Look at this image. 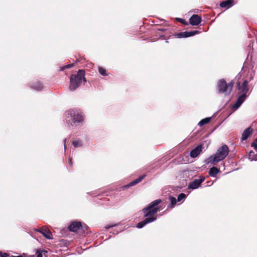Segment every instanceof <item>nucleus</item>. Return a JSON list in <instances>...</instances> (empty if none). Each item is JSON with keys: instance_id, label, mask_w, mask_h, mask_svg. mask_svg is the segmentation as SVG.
<instances>
[{"instance_id": "nucleus-6", "label": "nucleus", "mask_w": 257, "mask_h": 257, "mask_svg": "<svg viewBox=\"0 0 257 257\" xmlns=\"http://www.w3.org/2000/svg\"><path fill=\"white\" fill-rule=\"evenodd\" d=\"M204 176H200L199 179L194 180L192 182H190L189 186V189H195L198 188L201 184L205 180Z\"/></svg>"}, {"instance_id": "nucleus-24", "label": "nucleus", "mask_w": 257, "mask_h": 257, "mask_svg": "<svg viewBox=\"0 0 257 257\" xmlns=\"http://www.w3.org/2000/svg\"><path fill=\"white\" fill-rule=\"evenodd\" d=\"M98 71H99V73L101 75H103V76L107 75V74L106 73V69L102 67H99Z\"/></svg>"}, {"instance_id": "nucleus-1", "label": "nucleus", "mask_w": 257, "mask_h": 257, "mask_svg": "<svg viewBox=\"0 0 257 257\" xmlns=\"http://www.w3.org/2000/svg\"><path fill=\"white\" fill-rule=\"evenodd\" d=\"M162 202V200L160 199L155 200L150 203L147 207L142 209L146 218L137 224V227L138 228H141L147 224L151 223L157 219V217L154 215L160 211L161 206H159V204Z\"/></svg>"}, {"instance_id": "nucleus-29", "label": "nucleus", "mask_w": 257, "mask_h": 257, "mask_svg": "<svg viewBox=\"0 0 257 257\" xmlns=\"http://www.w3.org/2000/svg\"><path fill=\"white\" fill-rule=\"evenodd\" d=\"M251 146L253 147L254 149L257 150V138L255 139V140L251 144Z\"/></svg>"}, {"instance_id": "nucleus-7", "label": "nucleus", "mask_w": 257, "mask_h": 257, "mask_svg": "<svg viewBox=\"0 0 257 257\" xmlns=\"http://www.w3.org/2000/svg\"><path fill=\"white\" fill-rule=\"evenodd\" d=\"M199 33V32L198 31H192L190 32L185 31L176 33L174 35V36L175 37L177 38H187L189 37L194 36Z\"/></svg>"}, {"instance_id": "nucleus-32", "label": "nucleus", "mask_w": 257, "mask_h": 257, "mask_svg": "<svg viewBox=\"0 0 257 257\" xmlns=\"http://www.w3.org/2000/svg\"><path fill=\"white\" fill-rule=\"evenodd\" d=\"M68 163L70 167L72 166V158L70 156L68 159Z\"/></svg>"}, {"instance_id": "nucleus-35", "label": "nucleus", "mask_w": 257, "mask_h": 257, "mask_svg": "<svg viewBox=\"0 0 257 257\" xmlns=\"http://www.w3.org/2000/svg\"><path fill=\"white\" fill-rule=\"evenodd\" d=\"M66 142V140L64 139V141H63V142H64V144L65 149H66V145H65Z\"/></svg>"}, {"instance_id": "nucleus-15", "label": "nucleus", "mask_w": 257, "mask_h": 257, "mask_svg": "<svg viewBox=\"0 0 257 257\" xmlns=\"http://www.w3.org/2000/svg\"><path fill=\"white\" fill-rule=\"evenodd\" d=\"M252 133V129L251 127H249L246 128L243 132L241 136V139L242 140H246L247 139L248 137Z\"/></svg>"}, {"instance_id": "nucleus-14", "label": "nucleus", "mask_w": 257, "mask_h": 257, "mask_svg": "<svg viewBox=\"0 0 257 257\" xmlns=\"http://www.w3.org/2000/svg\"><path fill=\"white\" fill-rule=\"evenodd\" d=\"M146 177V175H143L140 176L137 179L134 180V181L130 182L129 184H128L127 185L125 186V188H128L130 187L134 186L136 185L137 184L140 183Z\"/></svg>"}, {"instance_id": "nucleus-33", "label": "nucleus", "mask_w": 257, "mask_h": 257, "mask_svg": "<svg viewBox=\"0 0 257 257\" xmlns=\"http://www.w3.org/2000/svg\"><path fill=\"white\" fill-rule=\"evenodd\" d=\"M24 257H35V255H27L26 254L23 253Z\"/></svg>"}, {"instance_id": "nucleus-28", "label": "nucleus", "mask_w": 257, "mask_h": 257, "mask_svg": "<svg viewBox=\"0 0 257 257\" xmlns=\"http://www.w3.org/2000/svg\"><path fill=\"white\" fill-rule=\"evenodd\" d=\"M74 66L73 63L66 65L61 68V70H64L65 69H68L73 67Z\"/></svg>"}, {"instance_id": "nucleus-34", "label": "nucleus", "mask_w": 257, "mask_h": 257, "mask_svg": "<svg viewBox=\"0 0 257 257\" xmlns=\"http://www.w3.org/2000/svg\"><path fill=\"white\" fill-rule=\"evenodd\" d=\"M116 224L108 225H107V226H105V228H106V229H108V228H110V227H112L115 226H116Z\"/></svg>"}, {"instance_id": "nucleus-30", "label": "nucleus", "mask_w": 257, "mask_h": 257, "mask_svg": "<svg viewBox=\"0 0 257 257\" xmlns=\"http://www.w3.org/2000/svg\"><path fill=\"white\" fill-rule=\"evenodd\" d=\"M177 20L179 22H180L181 23H182L185 25H188V23L184 19L178 18V19H177Z\"/></svg>"}, {"instance_id": "nucleus-19", "label": "nucleus", "mask_w": 257, "mask_h": 257, "mask_svg": "<svg viewBox=\"0 0 257 257\" xmlns=\"http://www.w3.org/2000/svg\"><path fill=\"white\" fill-rule=\"evenodd\" d=\"M248 159L251 161H256L257 160V154H255L253 151L249 152L248 154Z\"/></svg>"}, {"instance_id": "nucleus-5", "label": "nucleus", "mask_w": 257, "mask_h": 257, "mask_svg": "<svg viewBox=\"0 0 257 257\" xmlns=\"http://www.w3.org/2000/svg\"><path fill=\"white\" fill-rule=\"evenodd\" d=\"M234 83L233 81H231L227 84L224 79L219 80L217 83V88L219 93L229 95L232 90Z\"/></svg>"}, {"instance_id": "nucleus-22", "label": "nucleus", "mask_w": 257, "mask_h": 257, "mask_svg": "<svg viewBox=\"0 0 257 257\" xmlns=\"http://www.w3.org/2000/svg\"><path fill=\"white\" fill-rule=\"evenodd\" d=\"M72 145L75 148H79L82 146V141L78 139L72 142Z\"/></svg>"}, {"instance_id": "nucleus-2", "label": "nucleus", "mask_w": 257, "mask_h": 257, "mask_svg": "<svg viewBox=\"0 0 257 257\" xmlns=\"http://www.w3.org/2000/svg\"><path fill=\"white\" fill-rule=\"evenodd\" d=\"M229 149L227 145H224L219 148L215 154L210 156L206 161L207 164L216 165L219 161L223 160L228 154Z\"/></svg>"}, {"instance_id": "nucleus-31", "label": "nucleus", "mask_w": 257, "mask_h": 257, "mask_svg": "<svg viewBox=\"0 0 257 257\" xmlns=\"http://www.w3.org/2000/svg\"><path fill=\"white\" fill-rule=\"evenodd\" d=\"M8 256H9V254L7 253L3 252L2 251H0V256L1 257H8Z\"/></svg>"}, {"instance_id": "nucleus-25", "label": "nucleus", "mask_w": 257, "mask_h": 257, "mask_svg": "<svg viewBox=\"0 0 257 257\" xmlns=\"http://www.w3.org/2000/svg\"><path fill=\"white\" fill-rule=\"evenodd\" d=\"M186 197V195L183 193H181L178 196L177 201L180 202L182 201L183 199H184Z\"/></svg>"}, {"instance_id": "nucleus-37", "label": "nucleus", "mask_w": 257, "mask_h": 257, "mask_svg": "<svg viewBox=\"0 0 257 257\" xmlns=\"http://www.w3.org/2000/svg\"><path fill=\"white\" fill-rule=\"evenodd\" d=\"M160 30H161L162 31H164L165 30L164 29H160Z\"/></svg>"}, {"instance_id": "nucleus-36", "label": "nucleus", "mask_w": 257, "mask_h": 257, "mask_svg": "<svg viewBox=\"0 0 257 257\" xmlns=\"http://www.w3.org/2000/svg\"><path fill=\"white\" fill-rule=\"evenodd\" d=\"M10 257H23V255H18V256H10Z\"/></svg>"}, {"instance_id": "nucleus-27", "label": "nucleus", "mask_w": 257, "mask_h": 257, "mask_svg": "<svg viewBox=\"0 0 257 257\" xmlns=\"http://www.w3.org/2000/svg\"><path fill=\"white\" fill-rule=\"evenodd\" d=\"M74 66L73 63L66 65L61 68V70H64L65 69H68L73 67Z\"/></svg>"}, {"instance_id": "nucleus-21", "label": "nucleus", "mask_w": 257, "mask_h": 257, "mask_svg": "<svg viewBox=\"0 0 257 257\" xmlns=\"http://www.w3.org/2000/svg\"><path fill=\"white\" fill-rule=\"evenodd\" d=\"M35 256L36 257H43V252H47V251L41 250V249H35Z\"/></svg>"}, {"instance_id": "nucleus-23", "label": "nucleus", "mask_w": 257, "mask_h": 257, "mask_svg": "<svg viewBox=\"0 0 257 257\" xmlns=\"http://www.w3.org/2000/svg\"><path fill=\"white\" fill-rule=\"evenodd\" d=\"M170 200L171 201V204L169 205L168 206V207L173 208L174 207L175 205L176 204V202H177L176 199L174 197L171 196L170 197Z\"/></svg>"}, {"instance_id": "nucleus-8", "label": "nucleus", "mask_w": 257, "mask_h": 257, "mask_svg": "<svg viewBox=\"0 0 257 257\" xmlns=\"http://www.w3.org/2000/svg\"><path fill=\"white\" fill-rule=\"evenodd\" d=\"M248 82L247 80L243 81L241 85H240V83L239 82H237V87L240 90L239 93H241L242 94H246L248 91Z\"/></svg>"}, {"instance_id": "nucleus-4", "label": "nucleus", "mask_w": 257, "mask_h": 257, "mask_svg": "<svg viewBox=\"0 0 257 257\" xmlns=\"http://www.w3.org/2000/svg\"><path fill=\"white\" fill-rule=\"evenodd\" d=\"M67 115V122L72 126L79 125L83 120V115L73 110H69Z\"/></svg>"}, {"instance_id": "nucleus-10", "label": "nucleus", "mask_w": 257, "mask_h": 257, "mask_svg": "<svg viewBox=\"0 0 257 257\" xmlns=\"http://www.w3.org/2000/svg\"><path fill=\"white\" fill-rule=\"evenodd\" d=\"M37 232L41 233L47 239H52V233L50 230L46 227H42L40 229H36Z\"/></svg>"}, {"instance_id": "nucleus-12", "label": "nucleus", "mask_w": 257, "mask_h": 257, "mask_svg": "<svg viewBox=\"0 0 257 257\" xmlns=\"http://www.w3.org/2000/svg\"><path fill=\"white\" fill-rule=\"evenodd\" d=\"M246 97V95L244 93L240 94L238 96L236 102L232 106V107L235 109L238 108L245 100Z\"/></svg>"}, {"instance_id": "nucleus-9", "label": "nucleus", "mask_w": 257, "mask_h": 257, "mask_svg": "<svg viewBox=\"0 0 257 257\" xmlns=\"http://www.w3.org/2000/svg\"><path fill=\"white\" fill-rule=\"evenodd\" d=\"M202 18L198 15H193L189 19V23L192 26H197L200 24Z\"/></svg>"}, {"instance_id": "nucleus-3", "label": "nucleus", "mask_w": 257, "mask_h": 257, "mask_svg": "<svg viewBox=\"0 0 257 257\" xmlns=\"http://www.w3.org/2000/svg\"><path fill=\"white\" fill-rule=\"evenodd\" d=\"M82 81L84 83L86 82V79L85 77V71L82 69H80L78 71L76 74H73L71 76L70 79V85L69 89L71 91H74L78 88Z\"/></svg>"}, {"instance_id": "nucleus-11", "label": "nucleus", "mask_w": 257, "mask_h": 257, "mask_svg": "<svg viewBox=\"0 0 257 257\" xmlns=\"http://www.w3.org/2000/svg\"><path fill=\"white\" fill-rule=\"evenodd\" d=\"M81 227V223L79 221L72 222L68 226V229L70 231L76 232L80 230V227Z\"/></svg>"}, {"instance_id": "nucleus-18", "label": "nucleus", "mask_w": 257, "mask_h": 257, "mask_svg": "<svg viewBox=\"0 0 257 257\" xmlns=\"http://www.w3.org/2000/svg\"><path fill=\"white\" fill-rule=\"evenodd\" d=\"M31 88L37 90H41L43 88V84L39 81H37L35 83H33L31 85Z\"/></svg>"}, {"instance_id": "nucleus-17", "label": "nucleus", "mask_w": 257, "mask_h": 257, "mask_svg": "<svg viewBox=\"0 0 257 257\" xmlns=\"http://www.w3.org/2000/svg\"><path fill=\"white\" fill-rule=\"evenodd\" d=\"M234 1H222L220 4V7L221 8H226L227 9L230 8L234 5Z\"/></svg>"}, {"instance_id": "nucleus-13", "label": "nucleus", "mask_w": 257, "mask_h": 257, "mask_svg": "<svg viewBox=\"0 0 257 257\" xmlns=\"http://www.w3.org/2000/svg\"><path fill=\"white\" fill-rule=\"evenodd\" d=\"M203 146L202 145L197 146L190 152V156L193 158L197 157L202 151Z\"/></svg>"}, {"instance_id": "nucleus-20", "label": "nucleus", "mask_w": 257, "mask_h": 257, "mask_svg": "<svg viewBox=\"0 0 257 257\" xmlns=\"http://www.w3.org/2000/svg\"><path fill=\"white\" fill-rule=\"evenodd\" d=\"M211 119V117H206L205 118L202 119V120H201L199 121L198 125L201 126H203L204 124H206L209 123L210 122Z\"/></svg>"}, {"instance_id": "nucleus-16", "label": "nucleus", "mask_w": 257, "mask_h": 257, "mask_svg": "<svg viewBox=\"0 0 257 257\" xmlns=\"http://www.w3.org/2000/svg\"><path fill=\"white\" fill-rule=\"evenodd\" d=\"M219 169L215 167H213L211 168L209 171V175L212 177H215L217 175L218 173L220 172Z\"/></svg>"}, {"instance_id": "nucleus-26", "label": "nucleus", "mask_w": 257, "mask_h": 257, "mask_svg": "<svg viewBox=\"0 0 257 257\" xmlns=\"http://www.w3.org/2000/svg\"><path fill=\"white\" fill-rule=\"evenodd\" d=\"M88 228V226L87 225H86V224L82 225L81 224V227H80V230L82 231L84 233H85L86 231H87Z\"/></svg>"}]
</instances>
